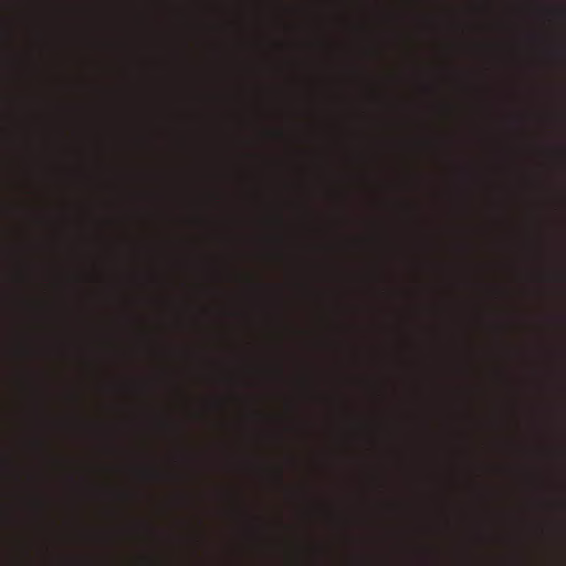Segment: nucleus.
I'll return each mask as SVG.
<instances>
[{
	"label": "nucleus",
	"mask_w": 566,
	"mask_h": 566,
	"mask_svg": "<svg viewBox=\"0 0 566 566\" xmlns=\"http://www.w3.org/2000/svg\"><path fill=\"white\" fill-rule=\"evenodd\" d=\"M44 42L45 30L43 25L35 19L28 17L25 21V48L21 55L23 80L27 86L22 144L28 154H35L48 145L38 111L40 102L38 84L41 76L40 53Z\"/></svg>",
	"instance_id": "obj_1"
},
{
	"label": "nucleus",
	"mask_w": 566,
	"mask_h": 566,
	"mask_svg": "<svg viewBox=\"0 0 566 566\" xmlns=\"http://www.w3.org/2000/svg\"><path fill=\"white\" fill-rule=\"evenodd\" d=\"M23 308L29 318L21 346V355L27 364L23 380L28 411L31 417L30 424L39 428L42 426L44 418V390L39 379V373L31 366V363L42 354V348L38 343V324L42 317V304L38 297L25 295Z\"/></svg>",
	"instance_id": "obj_2"
},
{
	"label": "nucleus",
	"mask_w": 566,
	"mask_h": 566,
	"mask_svg": "<svg viewBox=\"0 0 566 566\" xmlns=\"http://www.w3.org/2000/svg\"><path fill=\"white\" fill-rule=\"evenodd\" d=\"M41 482L42 476L34 470L29 469L25 472V491L23 494V504L29 514V525L32 527V530L40 526L48 509L46 499L39 490Z\"/></svg>",
	"instance_id": "obj_3"
},
{
	"label": "nucleus",
	"mask_w": 566,
	"mask_h": 566,
	"mask_svg": "<svg viewBox=\"0 0 566 566\" xmlns=\"http://www.w3.org/2000/svg\"><path fill=\"white\" fill-rule=\"evenodd\" d=\"M40 248L41 247L39 241L35 240V238L32 237L28 230L27 239L23 245L24 261L21 273L22 282L28 289H33L38 285L36 275L39 271V264L35 255L39 253Z\"/></svg>",
	"instance_id": "obj_4"
},
{
	"label": "nucleus",
	"mask_w": 566,
	"mask_h": 566,
	"mask_svg": "<svg viewBox=\"0 0 566 566\" xmlns=\"http://www.w3.org/2000/svg\"><path fill=\"white\" fill-rule=\"evenodd\" d=\"M25 448L29 455H42L45 453L48 444L42 436L34 432L28 437Z\"/></svg>",
	"instance_id": "obj_5"
},
{
	"label": "nucleus",
	"mask_w": 566,
	"mask_h": 566,
	"mask_svg": "<svg viewBox=\"0 0 566 566\" xmlns=\"http://www.w3.org/2000/svg\"><path fill=\"white\" fill-rule=\"evenodd\" d=\"M24 210L28 217V223L29 226L39 223L40 217L36 212V205L33 200L28 199V201L24 205Z\"/></svg>",
	"instance_id": "obj_6"
},
{
	"label": "nucleus",
	"mask_w": 566,
	"mask_h": 566,
	"mask_svg": "<svg viewBox=\"0 0 566 566\" xmlns=\"http://www.w3.org/2000/svg\"><path fill=\"white\" fill-rule=\"evenodd\" d=\"M33 547H34V538H33V536L28 535V537L25 538V542H24V546H23V559H24V563L27 566H31V564L33 563V554H32Z\"/></svg>",
	"instance_id": "obj_7"
},
{
	"label": "nucleus",
	"mask_w": 566,
	"mask_h": 566,
	"mask_svg": "<svg viewBox=\"0 0 566 566\" xmlns=\"http://www.w3.org/2000/svg\"><path fill=\"white\" fill-rule=\"evenodd\" d=\"M22 177L27 178V188H28L29 193H33L35 178L46 177V176L45 175L28 174V175H23Z\"/></svg>",
	"instance_id": "obj_8"
},
{
	"label": "nucleus",
	"mask_w": 566,
	"mask_h": 566,
	"mask_svg": "<svg viewBox=\"0 0 566 566\" xmlns=\"http://www.w3.org/2000/svg\"><path fill=\"white\" fill-rule=\"evenodd\" d=\"M558 279H559L560 281H565V275L560 274V275L558 276Z\"/></svg>",
	"instance_id": "obj_9"
}]
</instances>
